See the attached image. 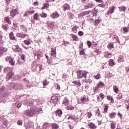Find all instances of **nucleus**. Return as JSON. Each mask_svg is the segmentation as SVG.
I'll return each mask as SVG.
<instances>
[{"instance_id":"nucleus-1","label":"nucleus","mask_w":129,"mask_h":129,"mask_svg":"<svg viewBox=\"0 0 129 129\" xmlns=\"http://www.w3.org/2000/svg\"><path fill=\"white\" fill-rule=\"evenodd\" d=\"M44 111L42 109V108H36L35 107H32L30 108V110H27L26 111L27 116H34L36 113H43Z\"/></svg>"},{"instance_id":"nucleus-2","label":"nucleus","mask_w":129,"mask_h":129,"mask_svg":"<svg viewBox=\"0 0 129 129\" xmlns=\"http://www.w3.org/2000/svg\"><path fill=\"white\" fill-rule=\"evenodd\" d=\"M63 112L61 109H58L55 111L56 116L54 117L55 119H58L59 121H61L63 119H62V114Z\"/></svg>"},{"instance_id":"nucleus-3","label":"nucleus","mask_w":129,"mask_h":129,"mask_svg":"<svg viewBox=\"0 0 129 129\" xmlns=\"http://www.w3.org/2000/svg\"><path fill=\"white\" fill-rule=\"evenodd\" d=\"M62 128L63 129H73L74 128V124L70 122H65L63 125Z\"/></svg>"},{"instance_id":"nucleus-4","label":"nucleus","mask_w":129,"mask_h":129,"mask_svg":"<svg viewBox=\"0 0 129 129\" xmlns=\"http://www.w3.org/2000/svg\"><path fill=\"white\" fill-rule=\"evenodd\" d=\"M5 61H6V62L9 61L10 65H12V66H14L15 63H16V61H15L14 58L10 56H7L5 58Z\"/></svg>"},{"instance_id":"nucleus-5","label":"nucleus","mask_w":129,"mask_h":129,"mask_svg":"<svg viewBox=\"0 0 129 129\" xmlns=\"http://www.w3.org/2000/svg\"><path fill=\"white\" fill-rule=\"evenodd\" d=\"M17 15H19V10L18 9H13L10 12V16L14 18L17 16Z\"/></svg>"},{"instance_id":"nucleus-6","label":"nucleus","mask_w":129,"mask_h":129,"mask_svg":"<svg viewBox=\"0 0 129 129\" xmlns=\"http://www.w3.org/2000/svg\"><path fill=\"white\" fill-rule=\"evenodd\" d=\"M115 7L112 6L110 8L109 10L108 11L107 13L106 14V16H110L112 14L114 13V11L115 10Z\"/></svg>"},{"instance_id":"nucleus-7","label":"nucleus","mask_w":129,"mask_h":129,"mask_svg":"<svg viewBox=\"0 0 129 129\" xmlns=\"http://www.w3.org/2000/svg\"><path fill=\"white\" fill-rule=\"evenodd\" d=\"M12 49L14 50L15 52H18V53L22 52V48H20L18 45H13Z\"/></svg>"},{"instance_id":"nucleus-8","label":"nucleus","mask_w":129,"mask_h":129,"mask_svg":"<svg viewBox=\"0 0 129 129\" xmlns=\"http://www.w3.org/2000/svg\"><path fill=\"white\" fill-rule=\"evenodd\" d=\"M8 51V48L5 47H0V57H2L4 55V53H6Z\"/></svg>"},{"instance_id":"nucleus-9","label":"nucleus","mask_w":129,"mask_h":129,"mask_svg":"<svg viewBox=\"0 0 129 129\" xmlns=\"http://www.w3.org/2000/svg\"><path fill=\"white\" fill-rule=\"evenodd\" d=\"M12 20H13V18L10 16H7L4 18V22L5 23H7L9 25H11L12 24Z\"/></svg>"},{"instance_id":"nucleus-10","label":"nucleus","mask_w":129,"mask_h":129,"mask_svg":"<svg viewBox=\"0 0 129 129\" xmlns=\"http://www.w3.org/2000/svg\"><path fill=\"white\" fill-rule=\"evenodd\" d=\"M70 5L67 3L64 4L62 6V10L64 12H66V11H69L71 10Z\"/></svg>"},{"instance_id":"nucleus-11","label":"nucleus","mask_w":129,"mask_h":129,"mask_svg":"<svg viewBox=\"0 0 129 129\" xmlns=\"http://www.w3.org/2000/svg\"><path fill=\"white\" fill-rule=\"evenodd\" d=\"M67 116H68V119H73L75 121H77L78 120V118H77V117L75 116L74 115L68 114Z\"/></svg>"},{"instance_id":"nucleus-12","label":"nucleus","mask_w":129,"mask_h":129,"mask_svg":"<svg viewBox=\"0 0 129 129\" xmlns=\"http://www.w3.org/2000/svg\"><path fill=\"white\" fill-rule=\"evenodd\" d=\"M17 37L18 38H22V39H24L26 38V37H29V34H23L21 33H18L16 34Z\"/></svg>"},{"instance_id":"nucleus-13","label":"nucleus","mask_w":129,"mask_h":129,"mask_svg":"<svg viewBox=\"0 0 129 129\" xmlns=\"http://www.w3.org/2000/svg\"><path fill=\"white\" fill-rule=\"evenodd\" d=\"M50 52L51 56L56 57L57 55V52H56V47L52 48Z\"/></svg>"},{"instance_id":"nucleus-14","label":"nucleus","mask_w":129,"mask_h":129,"mask_svg":"<svg viewBox=\"0 0 129 129\" xmlns=\"http://www.w3.org/2000/svg\"><path fill=\"white\" fill-rule=\"evenodd\" d=\"M59 17H60V15H59V13H58L57 12L52 13L51 15V17L52 19L59 18Z\"/></svg>"},{"instance_id":"nucleus-15","label":"nucleus","mask_w":129,"mask_h":129,"mask_svg":"<svg viewBox=\"0 0 129 129\" xmlns=\"http://www.w3.org/2000/svg\"><path fill=\"white\" fill-rule=\"evenodd\" d=\"M35 13V11L33 10L32 11H30L27 10L25 14H24V17H28L29 15H33V14Z\"/></svg>"},{"instance_id":"nucleus-16","label":"nucleus","mask_w":129,"mask_h":129,"mask_svg":"<svg viewBox=\"0 0 129 129\" xmlns=\"http://www.w3.org/2000/svg\"><path fill=\"white\" fill-rule=\"evenodd\" d=\"M70 103V102H69V100H68V99L67 98H65L62 101V105H64V106L69 105Z\"/></svg>"},{"instance_id":"nucleus-17","label":"nucleus","mask_w":129,"mask_h":129,"mask_svg":"<svg viewBox=\"0 0 129 129\" xmlns=\"http://www.w3.org/2000/svg\"><path fill=\"white\" fill-rule=\"evenodd\" d=\"M9 37L11 40H13V41H16V42H17V38H16V37L14 35V32H11L9 34Z\"/></svg>"},{"instance_id":"nucleus-18","label":"nucleus","mask_w":129,"mask_h":129,"mask_svg":"<svg viewBox=\"0 0 129 129\" xmlns=\"http://www.w3.org/2000/svg\"><path fill=\"white\" fill-rule=\"evenodd\" d=\"M51 127L52 129H59V127H60V126L59 125V124L56 123H51Z\"/></svg>"},{"instance_id":"nucleus-19","label":"nucleus","mask_w":129,"mask_h":129,"mask_svg":"<svg viewBox=\"0 0 129 129\" xmlns=\"http://www.w3.org/2000/svg\"><path fill=\"white\" fill-rule=\"evenodd\" d=\"M13 72H11L7 74L6 76V79L7 80H10V79H13Z\"/></svg>"},{"instance_id":"nucleus-20","label":"nucleus","mask_w":129,"mask_h":129,"mask_svg":"<svg viewBox=\"0 0 129 129\" xmlns=\"http://www.w3.org/2000/svg\"><path fill=\"white\" fill-rule=\"evenodd\" d=\"M92 83V81H91V80H89V79H83V84H90V83Z\"/></svg>"},{"instance_id":"nucleus-21","label":"nucleus","mask_w":129,"mask_h":129,"mask_svg":"<svg viewBox=\"0 0 129 129\" xmlns=\"http://www.w3.org/2000/svg\"><path fill=\"white\" fill-rule=\"evenodd\" d=\"M51 101L53 103H56L58 102V96H52L51 97Z\"/></svg>"},{"instance_id":"nucleus-22","label":"nucleus","mask_w":129,"mask_h":129,"mask_svg":"<svg viewBox=\"0 0 129 129\" xmlns=\"http://www.w3.org/2000/svg\"><path fill=\"white\" fill-rule=\"evenodd\" d=\"M88 126L91 129H95L97 127L96 125H95V124L92 122H89Z\"/></svg>"},{"instance_id":"nucleus-23","label":"nucleus","mask_w":129,"mask_h":129,"mask_svg":"<svg viewBox=\"0 0 129 129\" xmlns=\"http://www.w3.org/2000/svg\"><path fill=\"white\" fill-rule=\"evenodd\" d=\"M71 36H72V38L73 41H75L76 42H77V41L79 40V39L78 38V37H77L76 35L72 34L71 35Z\"/></svg>"},{"instance_id":"nucleus-24","label":"nucleus","mask_w":129,"mask_h":129,"mask_svg":"<svg viewBox=\"0 0 129 129\" xmlns=\"http://www.w3.org/2000/svg\"><path fill=\"white\" fill-rule=\"evenodd\" d=\"M39 13H36L34 15L33 19L35 21H40V18H39Z\"/></svg>"},{"instance_id":"nucleus-25","label":"nucleus","mask_w":129,"mask_h":129,"mask_svg":"<svg viewBox=\"0 0 129 129\" xmlns=\"http://www.w3.org/2000/svg\"><path fill=\"white\" fill-rule=\"evenodd\" d=\"M20 29L21 30H23V32H25V33H27L28 32V29H27V27H25L24 25H20Z\"/></svg>"},{"instance_id":"nucleus-26","label":"nucleus","mask_w":129,"mask_h":129,"mask_svg":"<svg viewBox=\"0 0 129 129\" xmlns=\"http://www.w3.org/2000/svg\"><path fill=\"white\" fill-rule=\"evenodd\" d=\"M104 56L105 58H110L111 57V54L109 52H104Z\"/></svg>"},{"instance_id":"nucleus-27","label":"nucleus","mask_w":129,"mask_h":129,"mask_svg":"<svg viewBox=\"0 0 129 129\" xmlns=\"http://www.w3.org/2000/svg\"><path fill=\"white\" fill-rule=\"evenodd\" d=\"M115 65V63H114V60L113 59H109V66H114Z\"/></svg>"},{"instance_id":"nucleus-28","label":"nucleus","mask_w":129,"mask_h":129,"mask_svg":"<svg viewBox=\"0 0 129 129\" xmlns=\"http://www.w3.org/2000/svg\"><path fill=\"white\" fill-rule=\"evenodd\" d=\"M123 32L124 34H127L129 32V27H123Z\"/></svg>"},{"instance_id":"nucleus-29","label":"nucleus","mask_w":129,"mask_h":129,"mask_svg":"<svg viewBox=\"0 0 129 129\" xmlns=\"http://www.w3.org/2000/svg\"><path fill=\"white\" fill-rule=\"evenodd\" d=\"M112 37L113 39L116 40V42H118L119 44H120V41H119L118 36L114 35L112 36Z\"/></svg>"},{"instance_id":"nucleus-30","label":"nucleus","mask_w":129,"mask_h":129,"mask_svg":"<svg viewBox=\"0 0 129 129\" xmlns=\"http://www.w3.org/2000/svg\"><path fill=\"white\" fill-rule=\"evenodd\" d=\"M87 73H88L87 72L84 71H82V77L81 78H86V75H87Z\"/></svg>"},{"instance_id":"nucleus-31","label":"nucleus","mask_w":129,"mask_h":129,"mask_svg":"<svg viewBox=\"0 0 129 129\" xmlns=\"http://www.w3.org/2000/svg\"><path fill=\"white\" fill-rule=\"evenodd\" d=\"M85 9H90L93 7V4L92 3H89L88 5L84 6Z\"/></svg>"},{"instance_id":"nucleus-32","label":"nucleus","mask_w":129,"mask_h":129,"mask_svg":"<svg viewBox=\"0 0 129 129\" xmlns=\"http://www.w3.org/2000/svg\"><path fill=\"white\" fill-rule=\"evenodd\" d=\"M2 29H3V30H5V31H8V29H9V25L3 24Z\"/></svg>"},{"instance_id":"nucleus-33","label":"nucleus","mask_w":129,"mask_h":129,"mask_svg":"<svg viewBox=\"0 0 129 129\" xmlns=\"http://www.w3.org/2000/svg\"><path fill=\"white\" fill-rule=\"evenodd\" d=\"M38 68H39V71H42V68H43V66H42V64L38 63L36 66V70H37Z\"/></svg>"},{"instance_id":"nucleus-34","label":"nucleus","mask_w":129,"mask_h":129,"mask_svg":"<svg viewBox=\"0 0 129 129\" xmlns=\"http://www.w3.org/2000/svg\"><path fill=\"white\" fill-rule=\"evenodd\" d=\"M44 7L41 8V10H45V9H49V3H44L43 4Z\"/></svg>"},{"instance_id":"nucleus-35","label":"nucleus","mask_w":129,"mask_h":129,"mask_svg":"<svg viewBox=\"0 0 129 129\" xmlns=\"http://www.w3.org/2000/svg\"><path fill=\"white\" fill-rule=\"evenodd\" d=\"M47 27L48 29H53V28H54V24L52 23H48L47 24Z\"/></svg>"},{"instance_id":"nucleus-36","label":"nucleus","mask_w":129,"mask_h":129,"mask_svg":"<svg viewBox=\"0 0 129 129\" xmlns=\"http://www.w3.org/2000/svg\"><path fill=\"white\" fill-rule=\"evenodd\" d=\"M115 115H116V113L112 112L109 114V116L110 117V118H112L113 117H115Z\"/></svg>"},{"instance_id":"nucleus-37","label":"nucleus","mask_w":129,"mask_h":129,"mask_svg":"<svg viewBox=\"0 0 129 129\" xmlns=\"http://www.w3.org/2000/svg\"><path fill=\"white\" fill-rule=\"evenodd\" d=\"M77 29H78V27L75 26L72 29V32H73V33H77L78 31H77Z\"/></svg>"},{"instance_id":"nucleus-38","label":"nucleus","mask_w":129,"mask_h":129,"mask_svg":"<svg viewBox=\"0 0 129 129\" xmlns=\"http://www.w3.org/2000/svg\"><path fill=\"white\" fill-rule=\"evenodd\" d=\"M107 48L108 49H113V48H114V47L113 46V43L112 42L111 43H109L107 45Z\"/></svg>"},{"instance_id":"nucleus-39","label":"nucleus","mask_w":129,"mask_h":129,"mask_svg":"<svg viewBox=\"0 0 129 129\" xmlns=\"http://www.w3.org/2000/svg\"><path fill=\"white\" fill-rule=\"evenodd\" d=\"M94 52H95V53H96L97 55H99V54H101V51L99 48H97L94 51Z\"/></svg>"},{"instance_id":"nucleus-40","label":"nucleus","mask_w":129,"mask_h":129,"mask_svg":"<svg viewBox=\"0 0 129 129\" xmlns=\"http://www.w3.org/2000/svg\"><path fill=\"white\" fill-rule=\"evenodd\" d=\"M49 81H48V80H47V79H45V80H44L43 81V85L44 86H47V85H48V84H49Z\"/></svg>"},{"instance_id":"nucleus-41","label":"nucleus","mask_w":129,"mask_h":129,"mask_svg":"<svg viewBox=\"0 0 129 129\" xmlns=\"http://www.w3.org/2000/svg\"><path fill=\"white\" fill-rule=\"evenodd\" d=\"M118 8L120 12H124L126 10V9L125 8V7L124 6H122Z\"/></svg>"},{"instance_id":"nucleus-42","label":"nucleus","mask_w":129,"mask_h":129,"mask_svg":"<svg viewBox=\"0 0 129 129\" xmlns=\"http://www.w3.org/2000/svg\"><path fill=\"white\" fill-rule=\"evenodd\" d=\"M96 114V115H97V116H99V117H102V115L100 114V112L99 111V109H97Z\"/></svg>"},{"instance_id":"nucleus-43","label":"nucleus","mask_w":129,"mask_h":129,"mask_svg":"<svg viewBox=\"0 0 129 129\" xmlns=\"http://www.w3.org/2000/svg\"><path fill=\"white\" fill-rule=\"evenodd\" d=\"M86 100H87V99L86 98V96L84 95L83 98L81 99V102L82 103H83L84 102H86Z\"/></svg>"},{"instance_id":"nucleus-44","label":"nucleus","mask_w":129,"mask_h":129,"mask_svg":"<svg viewBox=\"0 0 129 129\" xmlns=\"http://www.w3.org/2000/svg\"><path fill=\"white\" fill-rule=\"evenodd\" d=\"M9 71H11V68L6 67V68H4V73H7V72H9Z\"/></svg>"},{"instance_id":"nucleus-45","label":"nucleus","mask_w":129,"mask_h":129,"mask_svg":"<svg viewBox=\"0 0 129 129\" xmlns=\"http://www.w3.org/2000/svg\"><path fill=\"white\" fill-rule=\"evenodd\" d=\"M113 91L115 92V93H117V92H118V88H117V87H116V86H114L113 87Z\"/></svg>"},{"instance_id":"nucleus-46","label":"nucleus","mask_w":129,"mask_h":129,"mask_svg":"<svg viewBox=\"0 0 129 129\" xmlns=\"http://www.w3.org/2000/svg\"><path fill=\"white\" fill-rule=\"evenodd\" d=\"M24 43L25 44V45H27V46H29V45H31V41L29 40H24Z\"/></svg>"},{"instance_id":"nucleus-47","label":"nucleus","mask_w":129,"mask_h":129,"mask_svg":"<svg viewBox=\"0 0 129 129\" xmlns=\"http://www.w3.org/2000/svg\"><path fill=\"white\" fill-rule=\"evenodd\" d=\"M54 87L55 88H56V89H58V90H60L61 89V88L60 87V85L57 83H56L54 84Z\"/></svg>"},{"instance_id":"nucleus-48","label":"nucleus","mask_w":129,"mask_h":129,"mask_svg":"<svg viewBox=\"0 0 129 129\" xmlns=\"http://www.w3.org/2000/svg\"><path fill=\"white\" fill-rule=\"evenodd\" d=\"M3 38H4V36H3V34H2V33H0V43L2 44H4V40H3Z\"/></svg>"},{"instance_id":"nucleus-49","label":"nucleus","mask_w":129,"mask_h":129,"mask_svg":"<svg viewBox=\"0 0 129 129\" xmlns=\"http://www.w3.org/2000/svg\"><path fill=\"white\" fill-rule=\"evenodd\" d=\"M87 45H88V48H91L92 46V43L90 41H88L87 42Z\"/></svg>"},{"instance_id":"nucleus-50","label":"nucleus","mask_w":129,"mask_h":129,"mask_svg":"<svg viewBox=\"0 0 129 129\" xmlns=\"http://www.w3.org/2000/svg\"><path fill=\"white\" fill-rule=\"evenodd\" d=\"M15 87L17 88V89H22V85L21 84H16Z\"/></svg>"},{"instance_id":"nucleus-51","label":"nucleus","mask_w":129,"mask_h":129,"mask_svg":"<svg viewBox=\"0 0 129 129\" xmlns=\"http://www.w3.org/2000/svg\"><path fill=\"white\" fill-rule=\"evenodd\" d=\"M66 108L68 110H73V109H74V107H73L71 105H70V106H68Z\"/></svg>"},{"instance_id":"nucleus-52","label":"nucleus","mask_w":129,"mask_h":129,"mask_svg":"<svg viewBox=\"0 0 129 129\" xmlns=\"http://www.w3.org/2000/svg\"><path fill=\"white\" fill-rule=\"evenodd\" d=\"M119 63L123 62V56H120L118 59Z\"/></svg>"},{"instance_id":"nucleus-53","label":"nucleus","mask_w":129,"mask_h":129,"mask_svg":"<svg viewBox=\"0 0 129 129\" xmlns=\"http://www.w3.org/2000/svg\"><path fill=\"white\" fill-rule=\"evenodd\" d=\"M72 83H73V84H75V85H80V82L74 81H73Z\"/></svg>"},{"instance_id":"nucleus-54","label":"nucleus","mask_w":129,"mask_h":129,"mask_svg":"<svg viewBox=\"0 0 129 129\" xmlns=\"http://www.w3.org/2000/svg\"><path fill=\"white\" fill-rule=\"evenodd\" d=\"M103 86H104V84H103V83L102 82H100L98 84V87H103Z\"/></svg>"},{"instance_id":"nucleus-55","label":"nucleus","mask_w":129,"mask_h":129,"mask_svg":"<svg viewBox=\"0 0 129 129\" xmlns=\"http://www.w3.org/2000/svg\"><path fill=\"white\" fill-rule=\"evenodd\" d=\"M40 17H41V18H47V14L42 13V14H40Z\"/></svg>"},{"instance_id":"nucleus-56","label":"nucleus","mask_w":129,"mask_h":129,"mask_svg":"<svg viewBox=\"0 0 129 129\" xmlns=\"http://www.w3.org/2000/svg\"><path fill=\"white\" fill-rule=\"evenodd\" d=\"M15 105H16V106H17V107H18V108H20V107H21V106H22V103H16Z\"/></svg>"},{"instance_id":"nucleus-57","label":"nucleus","mask_w":129,"mask_h":129,"mask_svg":"<svg viewBox=\"0 0 129 129\" xmlns=\"http://www.w3.org/2000/svg\"><path fill=\"white\" fill-rule=\"evenodd\" d=\"M87 116L88 117V118H90L91 116H92V113L91 112H89L87 113Z\"/></svg>"},{"instance_id":"nucleus-58","label":"nucleus","mask_w":129,"mask_h":129,"mask_svg":"<svg viewBox=\"0 0 129 129\" xmlns=\"http://www.w3.org/2000/svg\"><path fill=\"white\" fill-rule=\"evenodd\" d=\"M13 26L15 28H17L18 27V22L16 21H13Z\"/></svg>"},{"instance_id":"nucleus-59","label":"nucleus","mask_w":129,"mask_h":129,"mask_svg":"<svg viewBox=\"0 0 129 129\" xmlns=\"http://www.w3.org/2000/svg\"><path fill=\"white\" fill-rule=\"evenodd\" d=\"M100 78V74H97L96 76H94L95 79H99Z\"/></svg>"},{"instance_id":"nucleus-60","label":"nucleus","mask_w":129,"mask_h":129,"mask_svg":"<svg viewBox=\"0 0 129 129\" xmlns=\"http://www.w3.org/2000/svg\"><path fill=\"white\" fill-rule=\"evenodd\" d=\"M99 22H100L99 19L96 20L94 23L95 26H98V24H99Z\"/></svg>"},{"instance_id":"nucleus-61","label":"nucleus","mask_w":129,"mask_h":129,"mask_svg":"<svg viewBox=\"0 0 129 129\" xmlns=\"http://www.w3.org/2000/svg\"><path fill=\"white\" fill-rule=\"evenodd\" d=\"M107 110H108V106L105 105L104 109V112H107Z\"/></svg>"},{"instance_id":"nucleus-62","label":"nucleus","mask_w":129,"mask_h":129,"mask_svg":"<svg viewBox=\"0 0 129 129\" xmlns=\"http://www.w3.org/2000/svg\"><path fill=\"white\" fill-rule=\"evenodd\" d=\"M111 129L115 128V123H111Z\"/></svg>"},{"instance_id":"nucleus-63","label":"nucleus","mask_w":129,"mask_h":129,"mask_svg":"<svg viewBox=\"0 0 129 129\" xmlns=\"http://www.w3.org/2000/svg\"><path fill=\"white\" fill-rule=\"evenodd\" d=\"M122 98V94H119L117 96V99H121Z\"/></svg>"},{"instance_id":"nucleus-64","label":"nucleus","mask_w":129,"mask_h":129,"mask_svg":"<svg viewBox=\"0 0 129 129\" xmlns=\"http://www.w3.org/2000/svg\"><path fill=\"white\" fill-rule=\"evenodd\" d=\"M48 125H49V124L47 123H45L43 125V128H46V127H48Z\"/></svg>"}]
</instances>
